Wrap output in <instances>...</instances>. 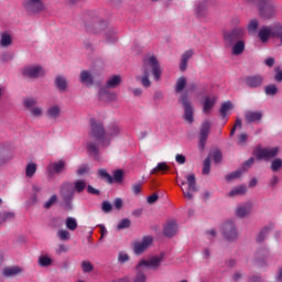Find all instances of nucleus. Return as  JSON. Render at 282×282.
Here are the masks:
<instances>
[{
  "mask_svg": "<svg viewBox=\"0 0 282 282\" xmlns=\"http://www.w3.org/2000/svg\"><path fill=\"white\" fill-rule=\"evenodd\" d=\"M142 74L143 76L137 77L142 84L143 87L149 88L151 87L150 76L152 74L155 80H160L162 76V68L160 66V62L155 55H147L143 59L142 66Z\"/></svg>",
  "mask_w": 282,
  "mask_h": 282,
  "instance_id": "obj_1",
  "label": "nucleus"
},
{
  "mask_svg": "<svg viewBox=\"0 0 282 282\" xmlns=\"http://www.w3.org/2000/svg\"><path fill=\"white\" fill-rule=\"evenodd\" d=\"M258 37L262 43H268L270 39H279L282 45V24L274 22L271 26H262L258 31Z\"/></svg>",
  "mask_w": 282,
  "mask_h": 282,
  "instance_id": "obj_2",
  "label": "nucleus"
},
{
  "mask_svg": "<svg viewBox=\"0 0 282 282\" xmlns=\"http://www.w3.org/2000/svg\"><path fill=\"white\" fill-rule=\"evenodd\" d=\"M89 126L90 137L100 142L102 147L108 148L110 145V140L106 138V129L104 124L95 119H90Z\"/></svg>",
  "mask_w": 282,
  "mask_h": 282,
  "instance_id": "obj_3",
  "label": "nucleus"
},
{
  "mask_svg": "<svg viewBox=\"0 0 282 282\" xmlns=\"http://www.w3.org/2000/svg\"><path fill=\"white\" fill-rule=\"evenodd\" d=\"M280 153V148L275 147V148H257L254 150V156L257 160L259 161H270L274 158H276Z\"/></svg>",
  "mask_w": 282,
  "mask_h": 282,
  "instance_id": "obj_4",
  "label": "nucleus"
},
{
  "mask_svg": "<svg viewBox=\"0 0 282 282\" xmlns=\"http://www.w3.org/2000/svg\"><path fill=\"white\" fill-rule=\"evenodd\" d=\"M21 75L25 79H39L45 76V70L39 65H29L21 69Z\"/></svg>",
  "mask_w": 282,
  "mask_h": 282,
  "instance_id": "obj_5",
  "label": "nucleus"
},
{
  "mask_svg": "<svg viewBox=\"0 0 282 282\" xmlns=\"http://www.w3.org/2000/svg\"><path fill=\"white\" fill-rule=\"evenodd\" d=\"M221 234L223 237L230 242L236 241L239 238L237 226L232 220H228L223 225Z\"/></svg>",
  "mask_w": 282,
  "mask_h": 282,
  "instance_id": "obj_6",
  "label": "nucleus"
},
{
  "mask_svg": "<svg viewBox=\"0 0 282 282\" xmlns=\"http://www.w3.org/2000/svg\"><path fill=\"white\" fill-rule=\"evenodd\" d=\"M246 35V29L242 26H236L231 31L224 33V40L229 44L234 45L238 41H242Z\"/></svg>",
  "mask_w": 282,
  "mask_h": 282,
  "instance_id": "obj_7",
  "label": "nucleus"
},
{
  "mask_svg": "<svg viewBox=\"0 0 282 282\" xmlns=\"http://www.w3.org/2000/svg\"><path fill=\"white\" fill-rule=\"evenodd\" d=\"M185 178L187 181V189L185 191L184 188H182L183 196L188 200H193L194 199L193 193L198 192L196 176L195 174L191 173Z\"/></svg>",
  "mask_w": 282,
  "mask_h": 282,
  "instance_id": "obj_8",
  "label": "nucleus"
},
{
  "mask_svg": "<svg viewBox=\"0 0 282 282\" xmlns=\"http://www.w3.org/2000/svg\"><path fill=\"white\" fill-rule=\"evenodd\" d=\"M180 102L184 107V119L188 123H193L194 122V108L192 106V102L188 99V94H182L180 96Z\"/></svg>",
  "mask_w": 282,
  "mask_h": 282,
  "instance_id": "obj_9",
  "label": "nucleus"
},
{
  "mask_svg": "<svg viewBox=\"0 0 282 282\" xmlns=\"http://www.w3.org/2000/svg\"><path fill=\"white\" fill-rule=\"evenodd\" d=\"M212 129V123L207 120H205L199 128V143H198V149L199 151H204L209 133Z\"/></svg>",
  "mask_w": 282,
  "mask_h": 282,
  "instance_id": "obj_10",
  "label": "nucleus"
},
{
  "mask_svg": "<svg viewBox=\"0 0 282 282\" xmlns=\"http://www.w3.org/2000/svg\"><path fill=\"white\" fill-rule=\"evenodd\" d=\"M265 78L261 74L246 76L243 83L250 89H259L264 85Z\"/></svg>",
  "mask_w": 282,
  "mask_h": 282,
  "instance_id": "obj_11",
  "label": "nucleus"
},
{
  "mask_svg": "<svg viewBox=\"0 0 282 282\" xmlns=\"http://www.w3.org/2000/svg\"><path fill=\"white\" fill-rule=\"evenodd\" d=\"M22 7L29 13H39L44 10L42 0H23Z\"/></svg>",
  "mask_w": 282,
  "mask_h": 282,
  "instance_id": "obj_12",
  "label": "nucleus"
},
{
  "mask_svg": "<svg viewBox=\"0 0 282 282\" xmlns=\"http://www.w3.org/2000/svg\"><path fill=\"white\" fill-rule=\"evenodd\" d=\"M59 194L65 204V207L67 209H72L73 208L72 200L74 198V193L69 192V184L67 183L63 184L59 188Z\"/></svg>",
  "mask_w": 282,
  "mask_h": 282,
  "instance_id": "obj_13",
  "label": "nucleus"
},
{
  "mask_svg": "<svg viewBox=\"0 0 282 282\" xmlns=\"http://www.w3.org/2000/svg\"><path fill=\"white\" fill-rule=\"evenodd\" d=\"M163 261V256L160 257H153L150 260H142L137 269H142V267L150 268L151 270H158L161 267V263Z\"/></svg>",
  "mask_w": 282,
  "mask_h": 282,
  "instance_id": "obj_14",
  "label": "nucleus"
},
{
  "mask_svg": "<svg viewBox=\"0 0 282 282\" xmlns=\"http://www.w3.org/2000/svg\"><path fill=\"white\" fill-rule=\"evenodd\" d=\"M107 28V22H87L85 24V31L89 34H100L102 31H105Z\"/></svg>",
  "mask_w": 282,
  "mask_h": 282,
  "instance_id": "obj_15",
  "label": "nucleus"
},
{
  "mask_svg": "<svg viewBox=\"0 0 282 282\" xmlns=\"http://www.w3.org/2000/svg\"><path fill=\"white\" fill-rule=\"evenodd\" d=\"M153 238L152 237H144L142 238L141 242H134L133 251L137 256L143 253L150 245H152Z\"/></svg>",
  "mask_w": 282,
  "mask_h": 282,
  "instance_id": "obj_16",
  "label": "nucleus"
},
{
  "mask_svg": "<svg viewBox=\"0 0 282 282\" xmlns=\"http://www.w3.org/2000/svg\"><path fill=\"white\" fill-rule=\"evenodd\" d=\"M263 119V113L262 111H252L248 110L245 112V121L247 123H260Z\"/></svg>",
  "mask_w": 282,
  "mask_h": 282,
  "instance_id": "obj_17",
  "label": "nucleus"
},
{
  "mask_svg": "<svg viewBox=\"0 0 282 282\" xmlns=\"http://www.w3.org/2000/svg\"><path fill=\"white\" fill-rule=\"evenodd\" d=\"M122 129L118 123H110L107 127L106 138L111 142L112 139L121 135Z\"/></svg>",
  "mask_w": 282,
  "mask_h": 282,
  "instance_id": "obj_18",
  "label": "nucleus"
},
{
  "mask_svg": "<svg viewBox=\"0 0 282 282\" xmlns=\"http://www.w3.org/2000/svg\"><path fill=\"white\" fill-rule=\"evenodd\" d=\"M65 166H66L65 161L61 160L58 162L50 163L47 165L46 170L50 174H59V173L64 172Z\"/></svg>",
  "mask_w": 282,
  "mask_h": 282,
  "instance_id": "obj_19",
  "label": "nucleus"
},
{
  "mask_svg": "<svg viewBox=\"0 0 282 282\" xmlns=\"http://www.w3.org/2000/svg\"><path fill=\"white\" fill-rule=\"evenodd\" d=\"M194 56V51L189 48L182 54L180 62V70L185 72L188 67V61Z\"/></svg>",
  "mask_w": 282,
  "mask_h": 282,
  "instance_id": "obj_20",
  "label": "nucleus"
},
{
  "mask_svg": "<svg viewBox=\"0 0 282 282\" xmlns=\"http://www.w3.org/2000/svg\"><path fill=\"white\" fill-rule=\"evenodd\" d=\"M177 230H178V226L176 221L171 220V221H167L166 225L164 226L163 234L164 236L172 238L177 232Z\"/></svg>",
  "mask_w": 282,
  "mask_h": 282,
  "instance_id": "obj_21",
  "label": "nucleus"
},
{
  "mask_svg": "<svg viewBox=\"0 0 282 282\" xmlns=\"http://www.w3.org/2000/svg\"><path fill=\"white\" fill-rule=\"evenodd\" d=\"M217 102V97L213 96V97H204V101H203V112L204 113H209L215 105Z\"/></svg>",
  "mask_w": 282,
  "mask_h": 282,
  "instance_id": "obj_22",
  "label": "nucleus"
},
{
  "mask_svg": "<svg viewBox=\"0 0 282 282\" xmlns=\"http://www.w3.org/2000/svg\"><path fill=\"white\" fill-rule=\"evenodd\" d=\"M23 272V269L20 267H8L3 268L2 270V276L4 278H14Z\"/></svg>",
  "mask_w": 282,
  "mask_h": 282,
  "instance_id": "obj_23",
  "label": "nucleus"
},
{
  "mask_svg": "<svg viewBox=\"0 0 282 282\" xmlns=\"http://www.w3.org/2000/svg\"><path fill=\"white\" fill-rule=\"evenodd\" d=\"M195 15L199 19H204L205 17L208 15V7L207 2H198L195 7Z\"/></svg>",
  "mask_w": 282,
  "mask_h": 282,
  "instance_id": "obj_24",
  "label": "nucleus"
},
{
  "mask_svg": "<svg viewBox=\"0 0 282 282\" xmlns=\"http://www.w3.org/2000/svg\"><path fill=\"white\" fill-rule=\"evenodd\" d=\"M246 50L245 40H238L235 44H232L231 54L235 56L241 55Z\"/></svg>",
  "mask_w": 282,
  "mask_h": 282,
  "instance_id": "obj_25",
  "label": "nucleus"
},
{
  "mask_svg": "<svg viewBox=\"0 0 282 282\" xmlns=\"http://www.w3.org/2000/svg\"><path fill=\"white\" fill-rule=\"evenodd\" d=\"M252 212L251 204H245L236 209V216L239 218H245L246 216L250 215Z\"/></svg>",
  "mask_w": 282,
  "mask_h": 282,
  "instance_id": "obj_26",
  "label": "nucleus"
},
{
  "mask_svg": "<svg viewBox=\"0 0 282 282\" xmlns=\"http://www.w3.org/2000/svg\"><path fill=\"white\" fill-rule=\"evenodd\" d=\"M54 86L56 89H58L61 93H65L67 90V80L63 76H57L54 79Z\"/></svg>",
  "mask_w": 282,
  "mask_h": 282,
  "instance_id": "obj_27",
  "label": "nucleus"
},
{
  "mask_svg": "<svg viewBox=\"0 0 282 282\" xmlns=\"http://www.w3.org/2000/svg\"><path fill=\"white\" fill-rule=\"evenodd\" d=\"M79 82L87 86L94 85V76L87 70H82L79 74Z\"/></svg>",
  "mask_w": 282,
  "mask_h": 282,
  "instance_id": "obj_28",
  "label": "nucleus"
},
{
  "mask_svg": "<svg viewBox=\"0 0 282 282\" xmlns=\"http://www.w3.org/2000/svg\"><path fill=\"white\" fill-rule=\"evenodd\" d=\"M46 116H47V118L53 119V120L58 119L61 116V107L57 105L50 107L46 110Z\"/></svg>",
  "mask_w": 282,
  "mask_h": 282,
  "instance_id": "obj_29",
  "label": "nucleus"
},
{
  "mask_svg": "<svg viewBox=\"0 0 282 282\" xmlns=\"http://www.w3.org/2000/svg\"><path fill=\"white\" fill-rule=\"evenodd\" d=\"M187 86V79L186 77L182 76L180 77L176 83H175V86H174V91L175 94H181L182 91H184V89L186 88Z\"/></svg>",
  "mask_w": 282,
  "mask_h": 282,
  "instance_id": "obj_30",
  "label": "nucleus"
},
{
  "mask_svg": "<svg viewBox=\"0 0 282 282\" xmlns=\"http://www.w3.org/2000/svg\"><path fill=\"white\" fill-rule=\"evenodd\" d=\"M259 26H260L259 20L253 19V20L249 21V24L247 26L248 34H250V35L257 34Z\"/></svg>",
  "mask_w": 282,
  "mask_h": 282,
  "instance_id": "obj_31",
  "label": "nucleus"
},
{
  "mask_svg": "<svg viewBox=\"0 0 282 282\" xmlns=\"http://www.w3.org/2000/svg\"><path fill=\"white\" fill-rule=\"evenodd\" d=\"M234 108V105L231 101H226L220 106L219 113L223 119L227 118L229 111Z\"/></svg>",
  "mask_w": 282,
  "mask_h": 282,
  "instance_id": "obj_32",
  "label": "nucleus"
},
{
  "mask_svg": "<svg viewBox=\"0 0 282 282\" xmlns=\"http://www.w3.org/2000/svg\"><path fill=\"white\" fill-rule=\"evenodd\" d=\"M121 82L122 80H121L120 76H113V77H111L110 79L107 80L106 88L107 89H115L118 86H120Z\"/></svg>",
  "mask_w": 282,
  "mask_h": 282,
  "instance_id": "obj_33",
  "label": "nucleus"
},
{
  "mask_svg": "<svg viewBox=\"0 0 282 282\" xmlns=\"http://www.w3.org/2000/svg\"><path fill=\"white\" fill-rule=\"evenodd\" d=\"M98 177L100 180H104L105 182H107L108 184H112L113 183V177L107 172V170L105 169H99L97 171Z\"/></svg>",
  "mask_w": 282,
  "mask_h": 282,
  "instance_id": "obj_34",
  "label": "nucleus"
},
{
  "mask_svg": "<svg viewBox=\"0 0 282 282\" xmlns=\"http://www.w3.org/2000/svg\"><path fill=\"white\" fill-rule=\"evenodd\" d=\"M86 149L89 152V154L94 155L95 158H98L99 149L97 143L90 141L86 144Z\"/></svg>",
  "mask_w": 282,
  "mask_h": 282,
  "instance_id": "obj_35",
  "label": "nucleus"
},
{
  "mask_svg": "<svg viewBox=\"0 0 282 282\" xmlns=\"http://www.w3.org/2000/svg\"><path fill=\"white\" fill-rule=\"evenodd\" d=\"M247 193V187L246 186H238L232 188L228 196L229 197H235V196H240V195H245Z\"/></svg>",
  "mask_w": 282,
  "mask_h": 282,
  "instance_id": "obj_36",
  "label": "nucleus"
},
{
  "mask_svg": "<svg viewBox=\"0 0 282 282\" xmlns=\"http://www.w3.org/2000/svg\"><path fill=\"white\" fill-rule=\"evenodd\" d=\"M12 44V37L9 33H3L0 37V46L8 47Z\"/></svg>",
  "mask_w": 282,
  "mask_h": 282,
  "instance_id": "obj_37",
  "label": "nucleus"
},
{
  "mask_svg": "<svg viewBox=\"0 0 282 282\" xmlns=\"http://www.w3.org/2000/svg\"><path fill=\"white\" fill-rule=\"evenodd\" d=\"M65 226L70 231H75L78 228L77 220L72 217L66 218Z\"/></svg>",
  "mask_w": 282,
  "mask_h": 282,
  "instance_id": "obj_38",
  "label": "nucleus"
},
{
  "mask_svg": "<svg viewBox=\"0 0 282 282\" xmlns=\"http://www.w3.org/2000/svg\"><path fill=\"white\" fill-rule=\"evenodd\" d=\"M37 171V165L35 163H29L25 167V176L33 177Z\"/></svg>",
  "mask_w": 282,
  "mask_h": 282,
  "instance_id": "obj_39",
  "label": "nucleus"
},
{
  "mask_svg": "<svg viewBox=\"0 0 282 282\" xmlns=\"http://www.w3.org/2000/svg\"><path fill=\"white\" fill-rule=\"evenodd\" d=\"M37 263L42 268H47V267L52 265L53 260L50 257L41 256V257H39Z\"/></svg>",
  "mask_w": 282,
  "mask_h": 282,
  "instance_id": "obj_40",
  "label": "nucleus"
},
{
  "mask_svg": "<svg viewBox=\"0 0 282 282\" xmlns=\"http://www.w3.org/2000/svg\"><path fill=\"white\" fill-rule=\"evenodd\" d=\"M169 170H170V166L165 162H161L151 171V174H156L159 172H165Z\"/></svg>",
  "mask_w": 282,
  "mask_h": 282,
  "instance_id": "obj_41",
  "label": "nucleus"
},
{
  "mask_svg": "<svg viewBox=\"0 0 282 282\" xmlns=\"http://www.w3.org/2000/svg\"><path fill=\"white\" fill-rule=\"evenodd\" d=\"M241 176H242V170H237V171L226 175L225 180H226V182L230 183L234 180L239 178Z\"/></svg>",
  "mask_w": 282,
  "mask_h": 282,
  "instance_id": "obj_42",
  "label": "nucleus"
},
{
  "mask_svg": "<svg viewBox=\"0 0 282 282\" xmlns=\"http://www.w3.org/2000/svg\"><path fill=\"white\" fill-rule=\"evenodd\" d=\"M7 153H8V150L6 149V147L0 145V166L10 160Z\"/></svg>",
  "mask_w": 282,
  "mask_h": 282,
  "instance_id": "obj_43",
  "label": "nucleus"
},
{
  "mask_svg": "<svg viewBox=\"0 0 282 282\" xmlns=\"http://www.w3.org/2000/svg\"><path fill=\"white\" fill-rule=\"evenodd\" d=\"M279 93V89L276 87V85H268L265 88H264V94L267 96H275L276 94Z\"/></svg>",
  "mask_w": 282,
  "mask_h": 282,
  "instance_id": "obj_44",
  "label": "nucleus"
},
{
  "mask_svg": "<svg viewBox=\"0 0 282 282\" xmlns=\"http://www.w3.org/2000/svg\"><path fill=\"white\" fill-rule=\"evenodd\" d=\"M271 227H264L259 235L257 236V241L258 242H262L269 235V232L271 231Z\"/></svg>",
  "mask_w": 282,
  "mask_h": 282,
  "instance_id": "obj_45",
  "label": "nucleus"
},
{
  "mask_svg": "<svg viewBox=\"0 0 282 282\" xmlns=\"http://www.w3.org/2000/svg\"><path fill=\"white\" fill-rule=\"evenodd\" d=\"M37 105V100L33 99V98H26L23 100V107L25 109H28L29 111L32 109V108H35V106Z\"/></svg>",
  "mask_w": 282,
  "mask_h": 282,
  "instance_id": "obj_46",
  "label": "nucleus"
},
{
  "mask_svg": "<svg viewBox=\"0 0 282 282\" xmlns=\"http://www.w3.org/2000/svg\"><path fill=\"white\" fill-rule=\"evenodd\" d=\"M210 167H212V159L210 158H206L204 160V163H203V171H202V173L204 175L210 174Z\"/></svg>",
  "mask_w": 282,
  "mask_h": 282,
  "instance_id": "obj_47",
  "label": "nucleus"
},
{
  "mask_svg": "<svg viewBox=\"0 0 282 282\" xmlns=\"http://www.w3.org/2000/svg\"><path fill=\"white\" fill-rule=\"evenodd\" d=\"M56 236L62 241L70 239V234L67 230H65V229L57 230Z\"/></svg>",
  "mask_w": 282,
  "mask_h": 282,
  "instance_id": "obj_48",
  "label": "nucleus"
},
{
  "mask_svg": "<svg viewBox=\"0 0 282 282\" xmlns=\"http://www.w3.org/2000/svg\"><path fill=\"white\" fill-rule=\"evenodd\" d=\"M87 187V183L85 181H76L74 183V191L77 193H82Z\"/></svg>",
  "mask_w": 282,
  "mask_h": 282,
  "instance_id": "obj_49",
  "label": "nucleus"
},
{
  "mask_svg": "<svg viewBox=\"0 0 282 282\" xmlns=\"http://www.w3.org/2000/svg\"><path fill=\"white\" fill-rule=\"evenodd\" d=\"M131 227V220L128 218L121 219L117 225V230H122Z\"/></svg>",
  "mask_w": 282,
  "mask_h": 282,
  "instance_id": "obj_50",
  "label": "nucleus"
},
{
  "mask_svg": "<svg viewBox=\"0 0 282 282\" xmlns=\"http://www.w3.org/2000/svg\"><path fill=\"white\" fill-rule=\"evenodd\" d=\"M124 173L121 170L115 171L112 182L121 183L123 181Z\"/></svg>",
  "mask_w": 282,
  "mask_h": 282,
  "instance_id": "obj_51",
  "label": "nucleus"
},
{
  "mask_svg": "<svg viewBox=\"0 0 282 282\" xmlns=\"http://www.w3.org/2000/svg\"><path fill=\"white\" fill-rule=\"evenodd\" d=\"M141 269H138V272L133 279L132 282H147V275L143 271H140Z\"/></svg>",
  "mask_w": 282,
  "mask_h": 282,
  "instance_id": "obj_52",
  "label": "nucleus"
},
{
  "mask_svg": "<svg viewBox=\"0 0 282 282\" xmlns=\"http://www.w3.org/2000/svg\"><path fill=\"white\" fill-rule=\"evenodd\" d=\"M32 117L41 118L43 116V109L41 107H33L29 110Z\"/></svg>",
  "mask_w": 282,
  "mask_h": 282,
  "instance_id": "obj_53",
  "label": "nucleus"
},
{
  "mask_svg": "<svg viewBox=\"0 0 282 282\" xmlns=\"http://www.w3.org/2000/svg\"><path fill=\"white\" fill-rule=\"evenodd\" d=\"M281 169H282V159H275L274 161H272L271 170L273 172H278Z\"/></svg>",
  "mask_w": 282,
  "mask_h": 282,
  "instance_id": "obj_54",
  "label": "nucleus"
},
{
  "mask_svg": "<svg viewBox=\"0 0 282 282\" xmlns=\"http://www.w3.org/2000/svg\"><path fill=\"white\" fill-rule=\"evenodd\" d=\"M116 41H117V37H115V31L112 29H108L106 33V42L115 43Z\"/></svg>",
  "mask_w": 282,
  "mask_h": 282,
  "instance_id": "obj_55",
  "label": "nucleus"
},
{
  "mask_svg": "<svg viewBox=\"0 0 282 282\" xmlns=\"http://www.w3.org/2000/svg\"><path fill=\"white\" fill-rule=\"evenodd\" d=\"M14 214L13 213H1L0 214V219H1V224L11 220L14 218Z\"/></svg>",
  "mask_w": 282,
  "mask_h": 282,
  "instance_id": "obj_56",
  "label": "nucleus"
},
{
  "mask_svg": "<svg viewBox=\"0 0 282 282\" xmlns=\"http://www.w3.org/2000/svg\"><path fill=\"white\" fill-rule=\"evenodd\" d=\"M274 82L275 83H282V69L280 66L274 67Z\"/></svg>",
  "mask_w": 282,
  "mask_h": 282,
  "instance_id": "obj_57",
  "label": "nucleus"
},
{
  "mask_svg": "<svg viewBox=\"0 0 282 282\" xmlns=\"http://www.w3.org/2000/svg\"><path fill=\"white\" fill-rule=\"evenodd\" d=\"M88 173H89V167L87 165H80L78 167V170L76 171V174L78 176H83V175L88 174Z\"/></svg>",
  "mask_w": 282,
  "mask_h": 282,
  "instance_id": "obj_58",
  "label": "nucleus"
},
{
  "mask_svg": "<svg viewBox=\"0 0 282 282\" xmlns=\"http://www.w3.org/2000/svg\"><path fill=\"white\" fill-rule=\"evenodd\" d=\"M56 200H57V196L56 195H52L50 197V199L47 202H45L44 208H46V209L51 208L56 203Z\"/></svg>",
  "mask_w": 282,
  "mask_h": 282,
  "instance_id": "obj_59",
  "label": "nucleus"
},
{
  "mask_svg": "<svg viewBox=\"0 0 282 282\" xmlns=\"http://www.w3.org/2000/svg\"><path fill=\"white\" fill-rule=\"evenodd\" d=\"M213 161L216 164L220 163L223 161V153L220 151H215L213 153Z\"/></svg>",
  "mask_w": 282,
  "mask_h": 282,
  "instance_id": "obj_60",
  "label": "nucleus"
},
{
  "mask_svg": "<svg viewBox=\"0 0 282 282\" xmlns=\"http://www.w3.org/2000/svg\"><path fill=\"white\" fill-rule=\"evenodd\" d=\"M82 269L84 272H91L94 270V265L90 262L83 261Z\"/></svg>",
  "mask_w": 282,
  "mask_h": 282,
  "instance_id": "obj_61",
  "label": "nucleus"
},
{
  "mask_svg": "<svg viewBox=\"0 0 282 282\" xmlns=\"http://www.w3.org/2000/svg\"><path fill=\"white\" fill-rule=\"evenodd\" d=\"M129 260H130L129 254H127V253H124V252H119V254H118V261H119L120 263H126V262H128Z\"/></svg>",
  "mask_w": 282,
  "mask_h": 282,
  "instance_id": "obj_62",
  "label": "nucleus"
},
{
  "mask_svg": "<svg viewBox=\"0 0 282 282\" xmlns=\"http://www.w3.org/2000/svg\"><path fill=\"white\" fill-rule=\"evenodd\" d=\"M112 205L109 202L101 203V209L104 213H110L112 210Z\"/></svg>",
  "mask_w": 282,
  "mask_h": 282,
  "instance_id": "obj_63",
  "label": "nucleus"
},
{
  "mask_svg": "<svg viewBox=\"0 0 282 282\" xmlns=\"http://www.w3.org/2000/svg\"><path fill=\"white\" fill-rule=\"evenodd\" d=\"M248 141V134L247 133H241L239 137H238V144L239 145H245Z\"/></svg>",
  "mask_w": 282,
  "mask_h": 282,
  "instance_id": "obj_64",
  "label": "nucleus"
}]
</instances>
